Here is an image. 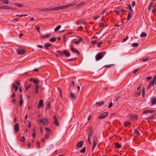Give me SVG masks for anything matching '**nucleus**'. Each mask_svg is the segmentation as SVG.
Instances as JSON below:
<instances>
[{"instance_id":"a19ab883","label":"nucleus","mask_w":156,"mask_h":156,"mask_svg":"<svg viewBox=\"0 0 156 156\" xmlns=\"http://www.w3.org/2000/svg\"><path fill=\"white\" fill-rule=\"evenodd\" d=\"M50 107V105L49 102H48L47 103L46 105V108L47 109H49Z\"/></svg>"},{"instance_id":"2f4dec72","label":"nucleus","mask_w":156,"mask_h":156,"mask_svg":"<svg viewBox=\"0 0 156 156\" xmlns=\"http://www.w3.org/2000/svg\"><path fill=\"white\" fill-rule=\"evenodd\" d=\"M131 124V123L129 122H126L124 124V126L126 127H127L129 125H130Z\"/></svg>"},{"instance_id":"c9c22d12","label":"nucleus","mask_w":156,"mask_h":156,"mask_svg":"<svg viewBox=\"0 0 156 156\" xmlns=\"http://www.w3.org/2000/svg\"><path fill=\"white\" fill-rule=\"evenodd\" d=\"M140 92L139 91L138 92L134 94V96L136 97H137L138 96H139L140 95Z\"/></svg>"},{"instance_id":"a18cd8bd","label":"nucleus","mask_w":156,"mask_h":156,"mask_svg":"<svg viewBox=\"0 0 156 156\" xmlns=\"http://www.w3.org/2000/svg\"><path fill=\"white\" fill-rule=\"evenodd\" d=\"M75 86V83L74 81H73L72 83L70 85V88L74 87Z\"/></svg>"},{"instance_id":"6e6d98bb","label":"nucleus","mask_w":156,"mask_h":156,"mask_svg":"<svg viewBox=\"0 0 156 156\" xmlns=\"http://www.w3.org/2000/svg\"><path fill=\"white\" fill-rule=\"evenodd\" d=\"M100 27H102L103 28H104L105 27L104 24L103 23H100Z\"/></svg>"},{"instance_id":"412c9836","label":"nucleus","mask_w":156,"mask_h":156,"mask_svg":"<svg viewBox=\"0 0 156 156\" xmlns=\"http://www.w3.org/2000/svg\"><path fill=\"white\" fill-rule=\"evenodd\" d=\"M130 118L131 120H133L134 119H137V117L136 115H131Z\"/></svg>"},{"instance_id":"c85d7f7f","label":"nucleus","mask_w":156,"mask_h":156,"mask_svg":"<svg viewBox=\"0 0 156 156\" xmlns=\"http://www.w3.org/2000/svg\"><path fill=\"white\" fill-rule=\"evenodd\" d=\"M3 3L5 4H8L9 2L8 0H0Z\"/></svg>"},{"instance_id":"a211bd4d","label":"nucleus","mask_w":156,"mask_h":156,"mask_svg":"<svg viewBox=\"0 0 156 156\" xmlns=\"http://www.w3.org/2000/svg\"><path fill=\"white\" fill-rule=\"evenodd\" d=\"M51 44L46 43L44 45V47L47 49H49V48L51 47Z\"/></svg>"},{"instance_id":"9b49d317","label":"nucleus","mask_w":156,"mask_h":156,"mask_svg":"<svg viewBox=\"0 0 156 156\" xmlns=\"http://www.w3.org/2000/svg\"><path fill=\"white\" fill-rule=\"evenodd\" d=\"M44 106L43 101V100H40L39 101V105L37 106V108H42Z\"/></svg>"},{"instance_id":"09e8293b","label":"nucleus","mask_w":156,"mask_h":156,"mask_svg":"<svg viewBox=\"0 0 156 156\" xmlns=\"http://www.w3.org/2000/svg\"><path fill=\"white\" fill-rule=\"evenodd\" d=\"M102 43L101 42H99L97 44V45H98V47H101L102 45Z\"/></svg>"},{"instance_id":"a878e982","label":"nucleus","mask_w":156,"mask_h":156,"mask_svg":"<svg viewBox=\"0 0 156 156\" xmlns=\"http://www.w3.org/2000/svg\"><path fill=\"white\" fill-rule=\"evenodd\" d=\"M70 95L72 98L75 99L76 98V95L72 92H70Z\"/></svg>"},{"instance_id":"bf43d9fd","label":"nucleus","mask_w":156,"mask_h":156,"mask_svg":"<svg viewBox=\"0 0 156 156\" xmlns=\"http://www.w3.org/2000/svg\"><path fill=\"white\" fill-rule=\"evenodd\" d=\"M149 58H147L143 59L142 60V62H146L148 60V59Z\"/></svg>"},{"instance_id":"79ce46f5","label":"nucleus","mask_w":156,"mask_h":156,"mask_svg":"<svg viewBox=\"0 0 156 156\" xmlns=\"http://www.w3.org/2000/svg\"><path fill=\"white\" fill-rule=\"evenodd\" d=\"M154 116H155V115H154L151 116H150V117H148L147 119H149V120L154 119Z\"/></svg>"},{"instance_id":"49530a36","label":"nucleus","mask_w":156,"mask_h":156,"mask_svg":"<svg viewBox=\"0 0 156 156\" xmlns=\"http://www.w3.org/2000/svg\"><path fill=\"white\" fill-rule=\"evenodd\" d=\"M31 87V84H29V86H27L26 87V90H29V87Z\"/></svg>"},{"instance_id":"4be33fe9","label":"nucleus","mask_w":156,"mask_h":156,"mask_svg":"<svg viewBox=\"0 0 156 156\" xmlns=\"http://www.w3.org/2000/svg\"><path fill=\"white\" fill-rule=\"evenodd\" d=\"M121 147V145L119 144L118 142H116L115 143V147L116 148L118 149Z\"/></svg>"},{"instance_id":"6e6552de","label":"nucleus","mask_w":156,"mask_h":156,"mask_svg":"<svg viewBox=\"0 0 156 156\" xmlns=\"http://www.w3.org/2000/svg\"><path fill=\"white\" fill-rule=\"evenodd\" d=\"M39 11L40 12L49 11H53V9L52 8H45L43 9H40Z\"/></svg>"},{"instance_id":"ea45409f","label":"nucleus","mask_w":156,"mask_h":156,"mask_svg":"<svg viewBox=\"0 0 156 156\" xmlns=\"http://www.w3.org/2000/svg\"><path fill=\"white\" fill-rule=\"evenodd\" d=\"M43 122H44V121L42 119H40L37 122L39 124H40L42 122L43 123Z\"/></svg>"},{"instance_id":"aec40b11","label":"nucleus","mask_w":156,"mask_h":156,"mask_svg":"<svg viewBox=\"0 0 156 156\" xmlns=\"http://www.w3.org/2000/svg\"><path fill=\"white\" fill-rule=\"evenodd\" d=\"M151 101L152 105H154L156 104V97H154L153 98Z\"/></svg>"},{"instance_id":"e433bc0d","label":"nucleus","mask_w":156,"mask_h":156,"mask_svg":"<svg viewBox=\"0 0 156 156\" xmlns=\"http://www.w3.org/2000/svg\"><path fill=\"white\" fill-rule=\"evenodd\" d=\"M45 129L48 132V133H50L52 132L51 130L48 128H46Z\"/></svg>"},{"instance_id":"58836bf2","label":"nucleus","mask_w":156,"mask_h":156,"mask_svg":"<svg viewBox=\"0 0 156 156\" xmlns=\"http://www.w3.org/2000/svg\"><path fill=\"white\" fill-rule=\"evenodd\" d=\"M56 41V39L55 38L52 37L50 38V41L51 42H54Z\"/></svg>"},{"instance_id":"37998d69","label":"nucleus","mask_w":156,"mask_h":156,"mask_svg":"<svg viewBox=\"0 0 156 156\" xmlns=\"http://www.w3.org/2000/svg\"><path fill=\"white\" fill-rule=\"evenodd\" d=\"M25 140V137L23 136L21 137L20 139V141L21 142H23Z\"/></svg>"},{"instance_id":"1a4fd4ad","label":"nucleus","mask_w":156,"mask_h":156,"mask_svg":"<svg viewBox=\"0 0 156 156\" xmlns=\"http://www.w3.org/2000/svg\"><path fill=\"white\" fill-rule=\"evenodd\" d=\"M26 52V51L23 49H19L17 50L18 54L19 55H23Z\"/></svg>"},{"instance_id":"680f3d73","label":"nucleus","mask_w":156,"mask_h":156,"mask_svg":"<svg viewBox=\"0 0 156 156\" xmlns=\"http://www.w3.org/2000/svg\"><path fill=\"white\" fill-rule=\"evenodd\" d=\"M128 38V37L127 36L125 38L123 39L122 40V42H124L126 41Z\"/></svg>"},{"instance_id":"c756f323","label":"nucleus","mask_w":156,"mask_h":156,"mask_svg":"<svg viewBox=\"0 0 156 156\" xmlns=\"http://www.w3.org/2000/svg\"><path fill=\"white\" fill-rule=\"evenodd\" d=\"M139 44L137 43H134L132 44V46L133 47H137L139 45Z\"/></svg>"},{"instance_id":"3c124183","label":"nucleus","mask_w":156,"mask_h":156,"mask_svg":"<svg viewBox=\"0 0 156 156\" xmlns=\"http://www.w3.org/2000/svg\"><path fill=\"white\" fill-rule=\"evenodd\" d=\"M53 118L54 120V121L58 120L57 117L55 115L53 116Z\"/></svg>"},{"instance_id":"7ed1b4c3","label":"nucleus","mask_w":156,"mask_h":156,"mask_svg":"<svg viewBox=\"0 0 156 156\" xmlns=\"http://www.w3.org/2000/svg\"><path fill=\"white\" fill-rule=\"evenodd\" d=\"M105 54L104 52L98 53L95 56L96 60L98 61L101 59Z\"/></svg>"},{"instance_id":"13d9d810","label":"nucleus","mask_w":156,"mask_h":156,"mask_svg":"<svg viewBox=\"0 0 156 156\" xmlns=\"http://www.w3.org/2000/svg\"><path fill=\"white\" fill-rule=\"evenodd\" d=\"M31 126V122H29V125L28 126V127L29 128H30Z\"/></svg>"},{"instance_id":"72a5a7b5","label":"nucleus","mask_w":156,"mask_h":156,"mask_svg":"<svg viewBox=\"0 0 156 156\" xmlns=\"http://www.w3.org/2000/svg\"><path fill=\"white\" fill-rule=\"evenodd\" d=\"M131 17V13L129 12L128 13L127 17V19L128 20H129Z\"/></svg>"},{"instance_id":"5fc2aeb1","label":"nucleus","mask_w":156,"mask_h":156,"mask_svg":"<svg viewBox=\"0 0 156 156\" xmlns=\"http://www.w3.org/2000/svg\"><path fill=\"white\" fill-rule=\"evenodd\" d=\"M138 69H134L133 71V74H135L138 71Z\"/></svg>"},{"instance_id":"cd10ccee","label":"nucleus","mask_w":156,"mask_h":156,"mask_svg":"<svg viewBox=\"0 0 156 156\" xmlns=\"http://www.w3.org/2000/svg\"><path fill=\"white\" fill-rule=\"evenodd\" d=\"M61 26L60 25H58L57 27H56L55 28L54 30V31L55 32H56L58 31L59 29L61 27Z\"/></svg>"},{"instance_id":"423d86ee","label":"nucleus","mask_w":156,"mask_h":156,"mask_svg":"<svg viewBox=\"0 0 156 156\" xmlns=\"http://www.w3.org/2000/svg\"><path fill=\"white\" fill-rule=\"evenodd\" d=\"M77 37L78 38V40L77 41H72L71 44H73V43H75L76 44H79L80 42L83 40V38L81 37Z\"/></svg>"},{"instance_id":"20e7f679","label":"nucleus","mask_w":156,"mask_h":156,"mask_svg":"<svg viewBox=\"0 0 156 156\" xmlns=\"http://www.w3.org/2000/svg\"><path fill=\"white\" fill-rule=\"evenodd\" d=\"M90 130V133L88 135V141L89 142V143L91 144V138L92 135L93 134V129L91 127L89 128Z\"/></svg>"},{"instance_id":"2eb2a0df","label":"nucleus","mask_w":156,"mask_h":156,"mask_svg":"<svg viewBox=\"0 0 156 156\" xmlns=\"http://www.w3.org/2000/svg\"><path fill=\"white\" fill-rule=\"evenodd\" d=\"M156 79V75L154 77L151 82L149 84L150 85H151V86L153 87L154 86V84H155V81Z\"/></svg>"},{"instance_id":"473e14b6","label":"nucleus","mask_w":156,"mask_h":156,"mask_svg":"<svg viewBox=\"0 0 156 156\" xmlns=\"http://www.w3.org/2000/svg\"><path fill=\"white\" fill-rule=\"evenodd\" d=\"M86 148L85 147H84L82 150H81L80 151V153H84L85 152V151H86Z\"/></svg>"},{"instance_id":"0e129e2a","label":"nucleus","mask_w":156,"mask_h":156,"mask_svg":"<svg viewBox=\"0 0 156 156\" xmlns=\"http://www.w3.org/2000/svg\"><path fill=\"white\" fill-rule=\"evenodd\" d=\"M128 8L130 11H132V9L131 8V5H128Z\"/></svg>"},{"instance_id":"5701e85b","label":"nucleus","mask_w":156,"mask_h":156,"mask_svg":"<svg viewBox=\"0 0 156 156\" xmlns=\"http://www.w3.org/2000/svg\"><path fill=\"white\" fill-rule=\"evenodd\" d=\"M104 104V102L103 101L97 102L96 103V104L98 106H100L101 105H103Z\"/></svg>"},{"instance_id":"9d476101","label":"nucleus","mask_w":156,"mask_h":156,"mask_svg":"<svg viewBox=\"0 0 156 156\" xmlns=\"http://www.w3.org/2000/svg\"><path fill=\"white\" fill-rule=\"evenodd\" d=\"M14 131L15 133H17L19 129V124L16 123L15 124L14 126Z\"/></svg>"},{"instance_id":"864d4df0","label":"nucleus","mask_w":156,"mask_h":156,"mask_svg":"<svg viewBox=\"0 0 156 156\" xmlns=\"http://www.w3.org/2000/svg\"><path fill=\"white\" fill-rule=\"evenodd\" d=\"M35 28L39 33L41 32L40 31V28L39 27H36Z\"/></svg>"},{"instance_id":"393cba45","label":"nucleus","mask_w":156,"mask_h":156,"mask_svg":"<svg viewBox=\"0 0 156 156\" xmlns=\"http://www.w3.org/2000/svg\"><path fill=\"white\" fill-rule=\"evenodd\" d=\"M43 119V120L44 121V122H43V125H46L48 123V120L47 119L44 118V119Z\"/></svg>"},{"instance_id":"338daca9","label":"nucleus","mask_w":156,"mask_h":156,"mask_svg":"<svg viewBox=\"0 0 156 156\" xmlns=\"http://www.w3.org/2000/svg\"><path fill=\"white\" fill-rule=\"evenodd\" d=\"M97 43V41L96 40L94 41H92L91 42V43L92 44H96Z\"/></svg>"},{"instance_id":"f704fd0d","label":"nucleus","mask_w":156,"mask_h":156,"mask_svg":"<svg viewBox=\"0 0 156 156\" xmlns=\"http://www.w3.org/2000/svg\"><path fill=\"white\" fill-rule=\"evenodd\" d=\"M14 4L16 5L17 6L19 7H22L23 6V5L20 3H15Z\"/></svg>"},{"instance_id":"4468645a","label":"nucleus","mask_w":156,"mask_h":156,"mask_svg":"<svg viewBox=\"0 0 156 156\" xmlns=\"http://www.w3.org/2000/svg\"><path fill=\"white\" fill-rule=\"evenodd\" d=\"M155 110H146L144 111L143 113L144 114L147 113H152L154 112Z\"/></svg>"},{"instance_id":"f03ea898","label":"nucleus","mask_w":156,"mask_h":156,"mask_svg":"<svg viewBox=\"0 0 156 156\" xmlns=\"http://www.w3.org/2000/svg\"><path fill=\"white\" fill-rule=\"evenodd\" d=\"M93 144L92 147L91 151H93L95 147L96 146L97 143L98 142V138L96 136H95L93 138Z\"/></svg>"},{"instance_id":"ddd939ff","label":"nucleus","mask_w":156,"mask_h":156,"mask_svg":"<svg viewBox=\"0 0 156 156\" xmlns=\"http://www.w3.org/2000/svg\"><path fill=\"white\" fill-rule=\"evenodd\" d=\"M138 129L140 131V129L138 128L137 129H134V135L136 136V137H137L140 135L139 132L138 131Z\"/></svg>"},{"instance_id":"dca6fc26","label":"nucleus","mask_w":156,"mask_h":156,"mask_svg":"<svg viewBox=\"0 0 156 156\" xmlns=\"http://www.w3.org/2000/svg\"><path fill=\"white\" fill-rule=\"evenodd\" d=\"M83 141L82 140L80 141L77 144L76 146L78 147H81L83 145Z\"/></svg>"},{"instance_id":"8fccbe9b","label":"nucleus","mask_w":156,"mask_h":156,"mask_svg":"<svg viewBox=\"0 0 156 156\" xmlns=\"http://www.w3.org/2000/svg\"><path fill=\"white\" fill-rule=\"evenodd\" d=\"M113 64H110V65H105L104 66V67H110L114 65Z\"/></svg>"},{"instance_id":"774afa93","label":"nucleus","mask_w":156,"mask_h":156,"mask_svg":"<svg viewBox=\"0 0 156 156\" xmlns=\"http://www.w3.org/2000/svg\"><path fill=\"white\" fill-rule=\"evenodd\" d=\"M16 97V94L15 93H14L12 94L11 95V97L12 98H14Z\"/></svg>"},{"instance_id":"4c0bfd02","label":"nucleus","mask_w":156,"mask_h":156,"mask_svg":"<svg viewBox=\"0 0 156 156\" xmlns=\"http://www.w3.org/2000/svg\"><path fill=\"white\" fill-rule=\"evenodd\" d=\"M50 136V134L49 133H47L45 134V138L47 139H48Z\"/></svg>"},{"instance_id":"39448f33","label":"nucleus","mask_w":156,"mask_h":156,"mask_svg":"<svg viewBox=\"0 0 156 156\" xmlns=\"http://www.w3.org/2000/svg\"><path fill=\"white\" fill-rule=\"evenodd\" d=\"M108 114V112H105L103 113L100 114L98 117V119H101L105 118L106 116H107Z\"/></svg>"},{"instance_id":"7c9ffc66","label":"nucleus","mask_w":156,"mask_h":156,"mask_svg":"<svg viewBox=\"0 0 156 156\" xmlns=\"http://www.w3.org/2000/svg\"><path fill=\"white\" fill-rule=\"evenodd\" d=\"M0 8L2 9H6L9 8V7L7 6H4L0 7Z\"/></svg>"},{"instance_id":"f257e3e1","label":"nucleus","mask_w":156,"mask_h":156,"mask_svg":"<svg viewBox=\"0 0 156 156\" xmlns=\"http://www.w3.org/2000/svg\"><path fill=\"white\" fill-rule=\"evenodd\" d=\"M57 52L62 56L64 55L66 57H68L70 55V53L66 50H64L63 52L61 51H57Z\"/></svg>"},{"instance_id":"4d7b16f0","label":"nucleus","mask_w":156,"mask_h":156,"mask_svg":"<svg viewBox=\"0 0 156 156\" xmlns=\"http://www.w3.org/2000/svg\"><path fill=\"white\" fill-rule=\"evenodd\" d=\"M112 105H113V104H112V102H110V103L109 105H108V108H111L112 107Z\"/></svg>"},{"instance_id":"e2e57ef3","label":"nucleus","mask_w":156,"mask_h":156,"mask_svg":"<svg viewBox=\"0 0 156 156\" xmlns=\"http://www.w3.org/2000/svg\"><path fill=\"white\" fill-rule=\"evenodd\" d=\"M33 82L37 84L38 83V81L36 80H34L33 81Z\"/></svg>"},{"instance_id":"0eeeda50","label":"nucleus","mask_w":156,"mask_h":156,"mask_svg":"<svg viewBox=\"0 0 156 156\" xmlns=\"http://www.w3.org/2000/svg\"><path fill=\"white\" fill-rule=\"evenodd\" d=\"M53 11L58 10L65 9L64 5L62 6H57L52 8Z\"/></svg>"},{"instance_id":"c03bdc74","label":"nucleus","mask_w":156,"mask_h":156,"mask_svg":"<svg viewBox=\"0 0 156 156\" xmlns=\"http://www.w3.org/2000/svg\"><path fill=\"white\" fill-rule=\"evenodd\" d=\"M23 100H20V101L19 102V104L20 106H22L23 105Z\"/></svg>"},{"instance_id":"6ab92c4d","label":"nucleus","mask_w":156,"mask_h":156,"mask_svg":"<svg viewBox=\"0 0 156 156\" xmlns=\"http://www.w3.org/2000/svg\"><path fill=\"white\" fill-rule=\"evenodd\" d=\"M51 34H48L45 35H43L41 37V39H44L45 38H47L50 36Z\"/></svg>"},{"instance_id":"b1692460","label":"nucleus","mask_w":156,"mask_h":156,"mask_svg":"<svg viewBox=\"0 0 156 156\" xmlns=\"http://www.w3.org/2000/svg\"><path fill=\"white\" fill-rule=\"evenodd\" d=\"M85 4L84 2H81L78 4L76 6L77 7H80L84 5Z\"/></svg>"},{"instance_id":"69168bd1","label":"nucleus","mask_w":156,"mask_h":156,"mask_svg":"<svg viewBox=\"0 0 156 156\" xmlns=\"http://www.w3.org/2000/svg\"><path fill=\"white\" fill-rule=\"evenodd\" d=\"M60 96L61 98L63 97L62 94V90H60Z\"/></svg>"},{"instance_id":"052dcab7","label":"nucleus","mask_w":156,"mask_h":156,"mask_svg":"<svg viewBox=\"0 0 156 156\" xmlns=\"http://www.w3.org/2000/svg\"><path fill=\"white\" fill-rule=\"evenodd\" d=\"M19 20V19L18 18L12 20V21L13 22H15V21H18Z\"/></svg>"},{"instance_id":"de8ad7c7","label":"nucleus","mask_w":156,"mask_h":156,"mask_svg":"<svg viewBox=\"0 0 156 156\" xmlns=\"http://www.w3.org/2000/svg\"><path fill=\"white\" fill-rule=\"evenodd\" d=\"M36 144H37V147L38 148H39L40 147V144L39 141H37L36 143Z\"/></svg>"},{"instance_id":"f3484780","label":"nucleus","mask_w":156,"mask_h":156,"mask_svg":"<svg viewBox=\"0 0 156 156\" xmlns=\"http://www.w3.org/2000/svg\"><path fill=\"white\" fill-rule=\"evenodd\" d=\"M76 4V3L74 4H68L66 5H64L65 9L68 8L73 6Z\"/></svg>"},{"instance_id":"603ef678","label":"nucleus","mask_w":156,"mask_h":156,"mask_svg":"<svg viewBox=\"0 0 156 156\" xmlns=\"http://www.w3.org/2000/svg\"><path fill=\"white\" fill-rule=\"evenodd\" d=\"M54 123L57 126H59V123L58 122V120L54 121Z\"/></svg>"},{"instance_id":"f8f14e48","label":"nucleus","mask_w":156,"mask_h":156,"mask_svg":"<svg viewBox=\"0 0 156 156\" xmlns=\"http://www.w3.org/2000/svg\"><path fill=\"white\" fill-rule=\"evenodd\" d=\"M71 51L74 52H76L79 54H80V52L78 51L76 49L74 48L72 45L71 46Z\"/></svg>"},{"instance_id":"bb28decb","label":"nucleus","mask_w":156,"mask_h":156,"mask_svg":"<svg viewBox=\"0 0 156 156\" xmlns=\"http://www.w3.org/2000/svg\"><path fill=\"white\" fill-rule=\"evenodd\" d=\"M147 36V34L144 32H142L140 35L141 37H145Z\"/></svg>"}]
</instances>
